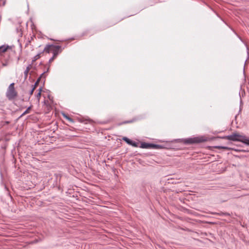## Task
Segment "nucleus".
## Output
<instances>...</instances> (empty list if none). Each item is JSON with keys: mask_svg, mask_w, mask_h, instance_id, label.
<instances>
[{"mask_svg": "<svg viewBox=\"0 0 249 249\" xmlns=\"http://www.w3.org/2000/svg\"><path fill=\"white\" fill-rule=\"evenodd\" d=\"M61 46L59 45H57L56 46H54V49L53 50V56L50 58V59L49 60V62L51 63L52 62L54 58L58 54L59 52H61V50H60L61 49Z\"/></svg>", "mask_w": 249, "mask_h": 249, "instance_id": "nucleus-5", "label": "nucleus"}, {"mask_svg": "<svg viewBox=\"0 0 249 249\" xmlns=\"http://www.w3.org/2000/svg\"><path fill=\"white\" fill-rule=\"evenodd\" d=\"M56 45H46V46L45 47V48L44 49L43 51L41 52L42 53L44 52H45L46 53H49L50 52V48L51 47H53L54 48V46H56Z\"/></svg>", "mask_w": 249, "mask_h": 249, "instance_id": "nucleus-7", "label": "nucleus"}, {"mask_svg": "<svg viewBox=\"0 0 249 249\" xmlns=\"http://www.w3.org/2000/svg\"><path fill=\"white\" fill-rule=\"evenodd\" d=\"M152 143L142 142L139 147L143 149H152Z\"/></svg>", "mask_w": 249, "mask_h": 249, "instance_id": "nucleus-6", "label": "nucleus"}, {"mask_svg": "<svg viewBox=\"0 0 249 249\" xmlns=\"http://www.w3.org/2000/svg\"><path fill=\"white\" fill-rule=\"evenodd\" d=\"M57 181H58V189L63 191L65 188L69 187V179L64 175H61L60 174H55Z\"/></svg>", "mask_w": 249, "mask_h": 249, "instance_id": "nucleus-1", "label": "nucleus"}, {"mask_svg": "<svg viewBox=\"0 0 249 249\" xmlns=\"http://www.w3.org/2000/svg\"><path fill=\"white\" fill-rule=\"evenodd\" d=\"M217 147L219 148H224V149L227 148V147H225V146H217Z\"/></svg>", "mask_w": 249, "mask_h": 249, "instance_id": "nucleus-26", "label": "nucleus"}, {"mask_svg": "<svg viewBox=\"0 0 249 249\" xmlns=\"http://www.w3.org/2000/svg\"><path fill=\"white\" fill-rule=\"evenodd\" d=\"M122 140H124L126 143L128 144L131 145L132 144V140L129 139L127 137H123L122 138Z\"/></svg>", "mask_w": 249, "mask_h": 249, "instance_id": "nucleus-10", "label": "nucleus"}, {"mask_svg": "<svg viewBox=\"0 0 249 249\" xmlns=\"http://www.w3.org/2000/svg\"><path fill=\"white\" fill-rule=\"evenodd\" d=\"M30 42H31L30 40H28V42L25 45V47H27V45H28L29 43H30Z\"/></svg>", "mask_w": 249, "mask_h": 249, "instance_id": "nucleus-27", "label": "nucleus"}, {"mask_svg": "<svg viewBox=\"0 0 249 249\" xmlns=\"http://www.w3.org/2000/svg\"><path fill=\"white\" fill-rule=\"evenodd\" d=\"M49 69H50L49 67H48L47 69V70L45 71H47V72H48L49 71Z\"/></svg>", "mask_w": 249, "mask_h": 249, "instance_id": "nucleus-28", "label": "nucleus"}, {"mask_svg": "<svg viewBox=\"0 0 249 249\" xmlns=\"http://www.w3.org/2000/svg\"><path fill=\"white\" fill-rule=\"evenodd\" d=\"M229 140L231 141H233V133H232L231 135L227 136Z\"/></svg>", "mask_w": 249, "mask_h": 249, "instance_id": "nucleus-19", "label": "nucleus"}, {"mask_svg": "<svg viewBox=\"0 0 249 249\" xmlns=\"http://www.w3.org/2000/svg\"><path fill=\"white\" fill-rule=\"evenodd\" d=\"M183 142L185 144H194V143H199L202 142H204L207 141L206 138L201 136V137H196L192 138H188L184 139L183 140Z\"/></svg>", "mask_w": 249, "mask_h": 249, "instance_id": "nucleus-2", "label": "nucleus"}, {"mask_svg": "<svg viewBox=\"0 0 249 249\" xmlns=\"http://www.w3.org/2000/svg\"><path fill=\"white\" fill-rule=\"evenodd\" d=\"M86 34V33H83L82 34V36H84V35H85Z\"/></svg>", "mask_w": 249, "mask_h": 249, "instance_id": "nucleus-29", "label": "nucleus"}, {"mask_svg": "<svg viewBox=\"0 0 249 249\" xmlns=\"http://www.w3.org/2000/svg\"><path fill=\"white\" fill-rule=\"evenodd\" d=\"M132 122H133L132 120H129V121L124 122L122 123L121 124H126V123H132Z\"/></svg>", "mask_w": 249, "mask_h": 249, "instance_id": "nucleus-23", "label": "nucleus"}, {"mask_svg": "<svg viewBox=\"0 0 249 249\" xmlns=\"http://www.w3.org/2000/svg\"><path fill=\"white\" fill-rule=\"evenodd\" d=\"M63 116L64 118H65L66 119L71 121V122H72V120L69 117V116H68L67 115H66V114H63Z\"/></svg>", "mask_w": 249, "mask_h": 249, "instance_id": "nucleus-21", "label": "nucleus"}, {"mask_svg": "<svg viewBox=\"0 0 249 249\" xmlns=\"http://www.w3.org/2000/svg\"><path fill=\"white\" fill-rule=\"evenodd\" d=\"M39 53L38 54H37L36 55H35L33 58V59H32V63H33L34 62H35L36 60H37L38 59H39L40 57V54L41 53Z\"/></svg>", "mask_w": 249, "mask_h": 249, "instance_id": "nucleus-11", "label": "nucleus"}, {"mask_svg": "<svg viewBox=\"0 0 249 249\" xmlns=\"http://www.w3.org/2000/svg\"><path fill=\"white\" fill-rule=\"evenodd\" d=\"M131 145L134 147H139V143L138 142L133 141Z\"/></svg>", "mask_w": 249, "mask_h": 249, "instance_id": "nucleus-16", "label": "nucleus"}, {"mask_svg": "<svg viewBox=\"0 0 249 249\" xmlns=\"http://www.w3.org/2000/svg\"><path fill=\"white\" fill-rule=\"evenodd\" d=\"M35 90V89L32 88V89L30 90V91L29 92L30 96H31V95H33ZM30 97H29V99H30Z\"/></svg>", "mask_w": 249, "mask_h": 249, "instance_id": "nucleus-20", "label": "nucleus"}, {"mask_svg": "<svg viewBox=\"0 0 249 249\" xmlns=\"http://www.w3.org/2000/svg\"><path fill=\"white\" fill-rule=\"evenodd\" d=\"M234 151H237L238 150H237V149H235V148H234Z\"/></svg>", "mask_w": 249, "mask_h": 249, "instance_id": "nucleus-31", "label": "nucleus"}, {"mask_svg": "<svg viewBox=\"0 0 249 249\" xmlns=\"http://www.w3.org/2000/svg\"><path fill=\"white\" fill-rule=\"evenodd\" d=\"M44 83H45V80H44V81H43V84H44Z\"/></svg>", "mask_w": 249, "mask_h": 249, "instance_id": "nucleus-32", "label": "nucleus"}, {"mask_svg": "<svg viewBox=\"0 0 249 249\" xmlns=\"http://www.w3.org/2000/svg\"><path fill=\"white\" fill-rule=\"evenodd\" d=\"M47 73V71H44L42 73H41L40 75V76L38 78H40V80H41V79L42 78L45 79L46 75H45V73Z\"/></svg>", "mask_w": 249, "mask_h": 249, "instance_id": "nucleus-14", "label": "nucleus"}, {"mask_svg": "<svg viewBox=\"0 0 249 249\" xmlns=\"http://www.w3.org/2000/svg\"><path fill=\"white\" fill-rule=\"evenodd\" d=\"M29 71H28L27 70H26V69L25 70V71H24V80L27 79Z\"/></svg>", "mask_w": 249, "mask_h": 249, "instance_id": "nucleus-13", "label": "nucleus"}, {"mask_svg": "<svg viewBox=\"0 0 249 249\" xmlns=\"http://www.w3.org/2000/svg\"><path fill=\"white\" fill-rule=\"evenodd\" d=\"M234 224H236V225H240V226H242V227H244V225H242V223L239 220H234Z\"/></svg>", "mask_w": 249, "mask_h": 249, "instance_id": "nucleus-17", "label": "nucleus"}, {"mask_svg": "<svg viewBox=\"0 0 249 249\" xmlns=\"http://www.w3.org/2000/svg\"><path fill=\"white\" fill-rule=\"evenodd\" d=\"M2 65L3 67L6 66L7 65V62L2 63Z\"/></svg>", "mask_w": 249, "mask_h": 249, "instance_id": "nucleus-25", "label": "nucleus"}, {"mask_svg": "<svg viewBox=\"0 0 249 249\" xmlns=\"http://www.w3.org/2000/svg\"><path fill=\"white\" fill-rule=\"evenodd\" d=\"M40 81V78H37V80L35 83L34 85H32V87L36 89V88L38 86Z\"/></svg>", "mask_w": 249, "mask_h": 249, "instance_id": "nucleus-12", "label": "nucleus"}, {"mask_svg": "<svg viewBox=\"0 0 249 249\" xmlns=\"http://www.w3.org/2000/svg\"><path fill=\"white\" fill-rule=\"evenodd\" d=\"M32 63L31 64H30L26 68V70H27L28 71H30L31 67H32Z\"/></svg>", "mask_w": 249, "mask_h": 249, "instance_id": "nucleus-22", "label": "nucleus"}, {"mask_svg": "<svg viewBox=\"0 0 249 249\" xmlns=\"http://www.w3.org/2000/svg\"><path fill=\"white\" fill-rule=\"evenodd\" d=\"M30 108H31V107H28L27 108V109H26V110L20 115V117H21L22 116H23L25 114L29 113V110L30 109Z\"/></svg>", "mask_w": 249, "mask_h": 249, "instance_id": "nucleus-15", "label": "nucleus"}, {"mask_svg": "<svg viewBox=\"0 0 249 249\" xmlns=\"http://www.w3.org/2000/svg\"><path fill=\"white\" fill-rule=\"evenodd\" d=\"M9 48V46L8 45H3L0 46V53L5 52Z\"/></svg>", "mask_w": 249, "mask_h": 249, "instance_id": "nucleus-8", "label": "nucleus"}, {"mask_svg": "<svg viewBox=\"0 0 249 249\" xmlns=\"http://www.w3.org/2000/svg\"><path fill=\"white\" fill-rule=\"evenodd\" d=\"M38 92H40V93L41 94V92H42V87H40L39 89H38Z\"/></svg>", "mask_w": 249, "mask_h": 249, "instance_id": "nucleus-24", "label": "nucleus"}, {"mask_svg": "<svg viewBox=\"0 0 249 249\" xmlns=\"http://www.w3.org/2000/svg\"><path fill=\"white\" fill-rule=\"evenodd\" d=\"M164 147L163 145L152 143V149H162L164 148Z\"/></svg>", "mask_w": 249, "mask_h": 249, "instance_id": "nucleus-9", "label": "nucleus"}, {"mask_svg": "<svg viewBox=\"0 0 249 249\" xmlns=\"http://www.w3.org/2000/svg\"><path fill=\"white\" fill-rule=\"evenodd\" d=\"M18 96V93L15 89V83H11L6 92V96L9 100L14 99Z\"/></svg>", "mask_w": 249, "mask_h": 249, "instance_id": "nucleus-3", "label": "nucleus"}, {"mask_svg": "<svg viewBox=\"0 0 249 249\" xmlns=\"http://www.w3.org/2000/svg\"><path fill=\"white\" fill-rule=\"evenodd\" d=\"M41 93L40 92H38L36 94V98L38 101V102H39V100H40V98L41 97Z\"/></svg>", "mask_w": 249, "mask_h": 249, "instance_id": "nucleus-18", "label": "nucleus"}, {"mask_svg": "<svg viewBox=\"0 0 249 249\" xmlns=\"http://www.w3.org/2000/svg\"><path fill=\"white\" fill-rule=\"evenodd\" d=\"M235 141L241 142L247 145H249V138L234 133V142Z\"/></svg>", "mask_w": 249, "mask_h": 249, "instance_id": "nucleus-4", "label": "nucleus"}, {"mask_svg": "<svg viewBox=\"0 0 249 249\" xmlns=\"http://www.w3.org/2000/svg\"><path fill=\"white\" fill-rule=\"evenodd\" d=\"M237 117V116H235L234 117V120H236V118Z\"/></svg>", "mask_w": 249, "mask_h": 249, "instance_id": "nucleus-30", "label": "nucleus"}]
</instances>
